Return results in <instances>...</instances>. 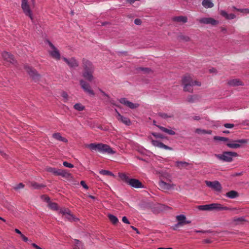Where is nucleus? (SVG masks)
I'll return each mask as SVG.
<instances>
[{
  "mask_svg": "<svg viewBox=\"0 0 249 249\" xmlns=\"http://www.w3.org/2000/svg\"><path fill=\"white\" fill-rule=\"evenodd\" d=\"M82 66L83 69L82 76L89 82L93 81L95 79L93 75L95 68L92 63L90 61L83 58Z\"/></svg>",
  "mask_w": 249,
  "mask_h": 249,
  "instance_id": "1",
  "label": "nucleus"
},
{
  "mask_svg": "<svg viewBox=\"0 0 249 249\" xmlns=\"http://www.w3.org/2000/svg\"><path fill=\"white\" fill-rule=\"evenodd\" d=\"M86 147L92 151H98L100 153H107L108 154H113L114 151L109 145L102 143H91L86 145Z\"/></svg>",
  "mask_w": 249,
  "mask_h": 249,
  "instance_id": "2",
  "label": "nucleus"
},
{
  "mask_svg": "<svg viewBox=\"0 0 249 249\" xmlns=\"http://www.w3.org/2000/svg\"><path fill=\"white\" fill-rule=\"evenodd\" d=\"M182 84L183 86V90L185 91L193 92V87L194 85L200 86L201 83L196 80H193L190 75H185L182 79Z\"/></svg>",
  "mask_w": 249,
  "mask_h": 249,
  "instance_id": "3",
  "label": "nucleus"
},
{
  "mask_svg": "<svg viewBox=\"0 0 249 249\" xmlns=\"http://www.w3.org/2000/svg\"><path fill=\"white\" fill-rule=\"evenodd\" d=\"M197 209L200 211H223L229 210L230 208L227 207L223 206L219 203H211L210 204L199 205L197 206Z\"/></svg>",
  "mask_w": 249,
  "mask_h": 249,
  "instance_id": "4",
  "label": "nucleus"
},
{
  "mask_svg": "<svg viewBox=\"0 0 249 249\" xmlns=\"http://www.w3.org/2000/svg\"><path fill=\"white\" fill-rule=\"evenodd\" d=\"M119 177L123 181L132 187L136 188H141L143 187L142 183L138 179L129 178L126 174L124 173L120 174Z\"/></svg>",
  "mask_w": 249,
  "mask_h": 249,
  "instance_id": "5",
  "label": "nucleus"
},
{
  "mask_svg": "<svg viewBox=\"0 0 249 249\" xmlns=\"http://www.w3.org/2000/svg\"><path fill=\"white\" fill-rule=\"evenodd\" d=\"M238 156V154L234 152L225 151L222 154H215V156L219 160L225 162H231L233 157Z\"/></svg>",
  "mask_w": 249,
  "mask_h": 249,
  "instance_id": "6",
  "label": "nucleus"
},
{
  "mask_svg": "<svg viewBox=\"0 0 249 249\" xmlns=\"http://www.w3.org/2000/svg\"><path fill=\"white\" fill-rule=\"evenodd\" d=\"M248 141L246 139H240L237 140H231L228 141L226 143V145L232 149H237L241 147V146L243 144L247 143Z\"/></svg>",
  "mask_w": 249,
  "mask_h": 249,
  "instance_id": "7",
  "label": "nucleus"
},
{
  "mask_svg": "<svg viewBox=\"0 0 249 249\" xmlns=\"http://www.w3.org/2000/svg\"><path fill=\"white\" fill-rule=\"evenodd\" d=\"M79 84L81 88L83 89L85 92L90 96H95V92L92 89L89 83L83 79H81L79 81Z\"/></svg>",
  "mask_w": 249,
  "mask_h": 249,
  "instance_id": "8",
  "label": "nucleus"
},
{
  "mask_svg": "<svg viewBox=\"0 0 249 249\" xmlns=\"http://www.w3.org/2000/svg\"><path fill=\"white\" fill-rule=\"evenodd\" d=\"M21 7L24 13L28 16L32 21H33L32 12L28 3V0H21Z\"/></svg>",
  "mask_w": 249,
  "mask_h": 249,
  "instance_id": "9",
  "label": "nucleus"
},
{
  "mask_svg": "<svg viewBox=\"0 0 249 249\" xmlns=\"http://www.w3.org/2000/svg\"><path fill=\"white\" fill-rule=\"evenodd\" d=\"M47 42L49 46L52 49V50L49 51V54L53 58L56 59V60H60L61 56L59 51L50 41H47Z\"/></svg>",
  "mask_w": 249,
  "mask_h": 249,
  "instance_id": "10",
  "label": "nucleus"
},
{
  "mask_svg": "<svg viewBox=\"0 0 249 249\" xmlns=\"http://www.w3.org/2000/svg\"><path fill=\"white\" fill-rule=\"evenodd\" d=\"M197 20L201 24H210L212 26H215L219 23L218 21L212 18H203L197 19Z\"/></svg>",
  "mask_w": 249,
  "mask_h": 249,
  "instance_id": "11",
  "label": "nucleus"
},
{
  "mask_svg": "<svg viewBox=\"0 0 249 249\" xmlns=\"http://www.w3.org/2000/svg\"><path fill=\"white\" fill-rule=\"evenodd\" d=\"M175 186L174 184L167 183L162 180H160L159 182V186L160 189L165 192L174 189Z\"/></svg>",
  "mask_w": 249,
  "mask_h": 249,
  "instance_id": "12",
  "label": "nucleus"
},
{
  "mask_svg": "<svg viewBox=\"0 0 249 249\" xmlns=\"http://www.w3.org/2000/svg\"><path fill=\"white\" fill-rule=\"evenodd\" d=\"M205 183L208 187L213 189L215 191L220 192L222 189L221 185L218 181H210L206 180Z\"/></svg>",
  "mask_w": 249,
  "mask_h": 249,
  "instance_id": "13",
  "label": "nucleus"
},
{
  "mask_svg": "<svg viewBox=\"0 0 249 249\" xmlns=\"http://www.w3.org/2000/svg\"><path fill=\"white\" fill-rule=\"evenodd\" d=\"M25 69L34 80L37 81L40 79V75L37 73L36 70L28 66H26Z\"/></svg>",
  "mask_w": 249,
  "mask_h": 249,
  "instance_id": "14",
  "label": "nucleus"
},
{
  "mask_svg": "<svg viewBox=\"0 0 249 249\" xmlns=\"http://www.w3.org/2000/svg\"><path fill=\"white\" fill-rule=\"evenodd\" d=\"M1 56L5 63H9L14 64L16 62L14 56L7 52H3L1 53Z\"/></svg>",
  "mask_w": 249,
  "mask_h": 249,
  "instance_id": "15",
  "label": "nucleus"
},
{
  "mask_svg": "<svg viewBox=\"0 0 249 249\" xmlns=\"http://www.w3.org/2000/svg\"><path fill=\"white\" fill-rule=\"evenodd\" d=\"M62 59L67 64V65L71 68H75L78 67L79 63L78 61L74 57L68 59L66 57H62Z\"/></svg>",
  "mask_w": 249,
  "mask_h": 249,
  "instance_id": "16",
  "label": "nucleus"
},
{
  "mask_svg": "<svg viewBox=\"0 0 249 249\" xmlns=\"http://www.w3.org/2000/svg\"><path fill=\"white\" fill-rule=\"evenodd\" d=\"M120 103L122 104H123L128 107H129L131 109H135L137 108L139 105L138 104H134L131 102H130L125 98H121L119 100Z\"/></svg>",
  "mask_w": 249,
  "mask_h": 249,
  "instance_id": "17",
  "label": "nucleus"
},
{
  "mask_svg": "<svg viewBox=\"0 0 249 249\" xmlns=\"http://www.w3.org/2000/svg\"><path fill=\"white\" fill-rule=\"evenodd\" d=\"M151 143L153 145L156 147H158L160 148H163L165 150H173V148L171 147H169L165 144H164L163 143L157 141V140H152Z\"/></svg>",
  "mask_w": 249,
  "mask_h": 249,
  "instance_id": "18",
  "label": "nucleus"
},
{
  "mask_svg": "<svg viewBox=\"0 0 249 249\" xmlns=\"http://www.w3.org/2000/svg\"><path fill=\"white\" fill-rule=\"evenodd\" d=\"M115 112H116L117 114H116V118L117 119L122 122L123 123H124V124L127 125H129L131 124V122H130V120L129 118H126V117H124L123 116H122L117 111V110L116 109H115Z\"/></svg>",
  "mask_w": 249,
  "mask_h": 249,
  "instance_id": "19",
  "label": "nucleus"
},
{
  "mask_svg": "<svg viewBox=\"0 0 249 249\" xmlns=\"http://www.w3.org/2000/svg\"><path fill=\"white\" fill-rule=\"evenodd\" d=\"M228 84L232 87L244 86V83L239 79H233L228 81Z\"/></svg>",
  "mask_w": 249,
  "mask_h": 249,
  "instance_id": "20",
  "label": "nucleus"
},
{
  "mask_svg": "<svg viewBox=\"0 0 249 249\" xmlns=\"http://www.w3.org/2000/svg\"><path fill=\"white\" fill-rule=\"evenodd\" d=\"M55 173L56 176H61L66 178H69L71 176V174L65 170L58 169Z\"/></svg>",
  "mask_w": 249,
  "mask_h": 249,
  "instance_id": "21",
  "label": "nucleus"
},
{
  "mask_svg": "<svg viewBox=\"0 0 249 249\" xmlns=\"http://www.w3.org/2000/svg\"><path fill=\"white\" fill-rule=\"evenodd\" d=\"M220 14L227 19H233L236 18V16L234 14H228L224 10H221Z\"/></svg>",
  "mask_w": 249,
  "mask_h": 249,
  "instance_id": "22",
  "label": "nucleus"
},
{
  "mask_svg": "<svg viewBox=\"0 0 249 249\" xmlns=\"http://www.w3.org/2000/svg\"><path fill=\"white\" fill-rule=\"evenodd\" d=\"M187 18L185 16L175 17L173 18V20L178 23H185L187 22Z\"/></svg>",
  "mask_w": 249,
  "mask_h": 249,
  "instance_id": "23",
  "label": "nucleus"
},
{
  "mask_svg": "<svg viewBox=\"0 0 249 249\" xmlns=\"http://www.w3.org/2000/svg\"><path fill=\"white\" fill-rule=\"evenodd\" d=\"M53 137L54 139H55L56 140H58L59 141L63 142H68V140L66 138L63 137L61 136V134L60 133H58V132L53 133Z\"/></svg>",
  "mask_w": 249,
  "mask_h": 249,
  "instance_id": "24",
  "label": "nucleus"
},
{
  "mask_svg": "<svg viewBox=\"0 0 249 249\" xmlns=\"http://www.w3.org/2000/svg\"><path fill=\"white\" fill-rule=\"evenodd\" d=\"M161 131H162V132H164L167 134H168L169 135H175L176 134V132L171 130V129H169L167 128H165L163 126H160V125H156Z\"/></svg>",
  "mask_w": 249,
  "mask_h": 249,
  "instance_id": "25",
  "label": "nucleus"
},
{
  "mask_svg": "<svg viewBox=\"0 0 249 249\" xmlns=\"http://www.w3.org/2000/svg\"><path fill=\"white\" fill-rule=\"evenodd\" d=\"M202 5L205 8H211L214 6L212 0H203L202 2Z\"/></svg>",
  "mask_w": 249,
  "mask_h": 249,
  "instance_id": "26",
  "label": "nucleus"
},
{
  "mask_svg": "<svg viewBox=\"0 0 249 249\" xmlns=\"http://www.w3.org/2000/svg\"><path fill=\"white\" fill-rule=\"evenodd\" d=\"M225 196L230 198H235L238 196V193L235 191H231L227 192Z\"/></svg>",
  "mask_w": 249,
  "mask_h": 249,
  "instance_id": "27",
  "label": "nucleus"
},
{
  "mask_svg": "<svg viewBox=\"0 0 249 249\" xmlns=\"http://www.w3.org/2000/svg\"><path fill=\"white\" fill-rule=\"evenodd\" d=\"M196 133L198 134H211L212 133V131L211 130H205V129H202L200 128H197L196 129L195 131Z\"/></svg>",
  "mask_w": 249,
  "mask_h": 249,
  "instance_id": "28",
  "label": "nucleus"
},
{
  "mask_svg": "<svg viewBox=\"0 0 249 249\" xmlns=\"http://www.w3.org/2000/svg\"><path fill=\"white\" fill-rule=\"evenodd\" d=\"M74 241L73 249H83V245L81 242L77 239H74Z\"/></svg>",
  "mask_w": 249,
  "mask_h": 249,
  "instance_id": "29",
  "label": "nucleus"
},
{
  "mask_svg": "<svg viewBox=\"0 0 249 249\" xmlns=\"http://www.w3.org/2000/svg\"><path fill=\"white\" fill-rule=\"evenodd\" d=\"M189 164V163L185 161H177L176 165L179 169H182L186 168Z\"/></svg>",
  "mask_w": 249,
  "mask_h": 249,
  "instance_id": "30",
  "label": "nucleus"
},
{
  "mask_svg": "<svg viewBox=\"0 0 249 249\" xmlns=\"http://www.w3.org/2000/svg\"><path fill=\"white\" fill-rule=\"evenodd\" d=\"M158 115L159 116L163 119H168L169 118H173L174 117V115L173 114H168L164 112H159Z\"/></svg>",
  "mask_w": 249,
  "mask_h": 249,
  "instance_id": "31",
  "label": "nucleus"
},
{
  "mask_svg": "<svg viewBox=\"0 0 249 249\" xmlns=\"http://www.w3.org/2000/svg\"><path fill=\"white\" fill-rule=\"evenodd\" d=\"M64 217V218H66L70 221H76L77 220H78V219L75 217L70 212Z\"/></svg>",
  "mask_w": 249,
  "mask_h": 249,
  "instance_id": "32",
  "label": "nucleus"
},
{
  "mask_svg": "<svg viewBox=\"0 0 249 249\" xmlns=\"http://www.w3.org/2000/svg\"><path fill=\"white\" fill-rule=\"evenodd\" d=\"M108 217L109 219V220L111 222V223L113 224H115L118 223V219L115 216L112 215V214H108Z\"/></svg>",
  "mask_w": 249,
  "mask_h": 249,
  "instance_id": "33",
  "label": "nucleus"
},
{
  "mask_svg": "<svg viewBox=\"0 0 249 249\" xmlns=\"http://www.w3.org/2000/svg\"><path fill=\"white\" fill-rule=\"evenodd\" d=\"M178 39L179 40H183V41H189L190 40V38L189 36H185V35H184L182 34H180L178 36Z\"/></svg>",
  "mask_w": 249,
  "mask_h": 249,
  "instance_id": "34",
  "label": "nucleus"
},
{
  "mask_svg": "<svg viewBox=\"0 0 249 249\" xmlns=\"http://www.w3.org/2000/svg\"><path fill=\"white\" fill-rule=\"evenodd\" d=\"M177 220L178 221V222H181V225H183V221L186 219V217L184 215L180 214L176 216Z\"/></svg>",
  "mask_w": 249,
  "mask_h": 249,
  "instance_id": "35",
  "label": "nucleus"
},
{
  "mask_svg": "<svg viewBox=\"0 0 249 249\" xmlns=\"http://www.w3.org/2000/svg\"><path fill=\"white\" fill-rule=\"evenodd\" d=\"M197 99L196 95H189L187 98V101L189 103H194Z\"/></svg>",
  "mask_w": 249,
  "mask_h": 249,
  "instance_id": "36",
  "label": "nucleus"
},
{
  "mask_svg": "<svg viewBox=\"0 0 249 249\" xmlns=\"http://www.w3.org/2000/svg\"><path fill=\"white\" fill-rule=\"evenodd\" d=\"M74 108L78 111H82L84 110L85 107L82 104L77 103L74 105Z\"/></svg>",
  "mask_w": 249,
  "mask_h": 249,
  "instance_id": "37",
  "label": "nucleus"
},
{
  "mask_svg": "<svg viewBox=\"0 0 249 249\" xmlns=\"http://www.w3.org/2000/svg\"><path fill=\"white\" fill-rule=\"evenodd\" d=\"M48 207L52 210H56L58 209L57 204L55 203L50 202L48 203Z\"/></svg>",
  "mask_w": 249,
  "mask_h": 249,
  "instance_id": "38",
  "label": "nucleus"
},
{
  "mask_svg": "<svg viewBox=\"0 0 249 249\" xmlns=\"http://www.w3.org/2000/svg\"><path fill=\"white\" fill-rule=\"evenodd\" d=\"M100 174L103 175H106V176H113V174L111 172L106 170H102L100 171L99 172Z\"/></svg>",
  "mask_w": 249,
  "mask_h": 249,
  "instance_id": "39",
  "label": "nucleus"
},
{
  "mask_svg": "<svg viewBox=\"0 0 249 249\" xmlns=\"http://www.w3.org/2000/svg\"><path fill=\"white\" fill-rule=\"evenodd\" d=\"M214 140H217V141L227 142H228V141H230V139L228 138L223 137H219V136H215L214 137Z\"/></svg>",
  "mask_w": 249,
  "mask_h": 249,
  "instance_id": "40",
  "label": "nucleus"
},
{
  "mask_svg": "<svg viewBox=\"0 0 249 249\" xmlns=\"http://www.w3.org/2000/svg\"><path fill=\"white\" fill-rule=\"evenodd\" d=\"M137 71H141L143 73H148L151 71V70L148 68L139 67L137 69Z\"/></svg>",
  "mask_w": 249,
  "mask_h": 249,
  "instance_id": "41",
  "label": "nucleus"
},
{
  "mask_svg": "<svg viewBox=\"0 0 249 249\" xmlns=\"http://www.w3.org/2000/svg\"><path fill=\"white\" fill-rule=\"evenodd\" d=\"M70 211L68 209H62L60 210V213L62 214L63 216L64 217L67 215Z\"/></svg>",
  "mask_w": 249,
  "mask_h": 249,
  "instance_id": "42",
  "label": "nucleus"
},
{
  "mask_svg": "<svg viewBox=\"0 0 249 249\" xmlns=\"http://www.w3.org/2000/svg\"><path fill=\"white\" fill-rule=\"evenodd\" d=\"M61 96L63 98V101L64 102H66L68 101V94L66 92L63 91L61 93Z\"/></svg>",
  "mask_w": 249,
  "mask_h": 249,
  "instance_id": "43",
  "label": "nucleus"
},
{
  "mask_svg": "<svg viewBox=\"0 0 249 249\" xmlns=\"http://www.w3.org/2000/svg\"><path fill=\"white\" fill-rule=\"evenodd\" d=\"M58 169L54 168L49 167L47 168V171L53 173L54 175H56V173Z\"/></svg>",
  "mask_w": 249,
  "mask_h": 249,
  "instance_id": "44",
  "label": "nucleus"
},
{
  "mask_svg": "<svg viewBox=\"0 0 249 249\" xmlns=\"http://www.w3.org/2000/svg\"><path fill=\"white\" fill-rule=\"evenodd\" d=\"M237 11H238V12H240L241 13H243L244 14H249V9H248V8L237 9Z\"/></svg>",
  "mask_w": 249,
  "mask_h": 249,
  "instance_id": "45",
  "label": "nucleus"
},
{
  "mask_svg": "<svg viewBox=\"0 0 249 249\" xmlns=\"http://www.w3.org/2000/svg\"><path fill=\"white\" fill-rule=\"evenodd\" d=\"M63 164L64 166L70 168H73L74 166L73 164L69 163L67 161H64Z\"/></svg>",
  "mask_w": 249,
  "mask_h": 249,
  "instance_id": "46",
  "label": "nucleus"
},
{
  "mask_svg": "<svg viewBox=\"0 0 249 249\" xmlns=\"http://www.w3.org/2000/svg\"><path fill=\"white\" fill-rule=\"evenodd\" d=\"M244 219L243 217H239L234 219V221L236 222V224H238L241 223V222L244 221Z\"/></svg>",
  "mask_w": 249,
  "mask_h": 249,
  "instance_id": "47",
  "label": "nucleus"
},
{
  "mask_svg": "<svg viewBox=\"0 0 249 249\" xmlns=\"http://www.w3.org/2000/svg\"><path fill=\"white\" fill-rule=\"evenodd\" d=\"M24 187V185L22 183H19L17 186L14 187L15 190H18L19 189L23 188Z\"/></svg>",
  "mask_w": 249,
  "mask_h": 249,
  "instance_id": "48",
  "label": "nucleus"
},
{
  "mask_svg": "<svg viewBox=\"0 0 249 249\" xmlns=\"http://www.w3.org/2000/svg\"><path fill=\"white\" fill-rule=\"evenodd\" d=\"M224 126L227 128H232L234 125L232 124H224Z\"/></svg>",
  "mask_w": 249,
  "mask_h": 249,
  "instance_id": "49",
  "label": "nucleus"
},
{
  "mask_svg": "<svg viewBox=\"0 0 249 249\" xmlns=\"http://www.w3.org/2000/svg\"><path fill=\"white\" fill-rule=\"evenodd\" d=\"M180 226H182L181 225V222H178L177 224H175L173 227V229L174 230H177L178 228V227Z\"/></svg>",
  "mask_w": 249,
  "mask_h": 249,
  "instance_id": "50",
  "label": "nucleus"
},
{
  "mask_svg": "<svg viewBox=\"0 0 249 249\" xmlns=\"http://www.w3.org/2000/svg\"><path fill=\"white\" fill-rule=\"evenodd\" d=\"M142 20L139 18H136L134 20V23L138 25H140L142 24Z\"/></svg>",
  "mask_w": 249,
  "mask_h": 249,
  "instance_id": "51",
  "label": "nucleus"
},
{
  "mask_svg": "<svg viewBox=\"0 0 249 249\" xmlns=\"http://www.w3.org/2000/svg\"><path fill=\"white\" fill-rule=\"evenodd\" d=\"M80 184L86 189L89 188L88 185L86 184L85 182L83 180L81 181Z\"/></svg>",
  "mask_w": 249,
  "mask_h": 249,
  "instance_id": "52",
  "label": "nucleus"
},
{
  "mask_svg": "<svg viewBox=\"0 0 249 249\" xmlns=\"http://www.w3.org/2000/svg\"><path fill=\"white\" fill-rule=\"evenodd\" d=\"M41 197L44 201H46L48 203L50 202V198L47 196H42Z\"/></svg>",
  "mask_w": 249,
  "mask_h": 249,
  "instance_id": "53",
  "label": "nucleus"
},
{
  "mask_svg": "<svg viewBox=\"0 0 249 249\" xmlns=\"http://www.w3.org/2000/svg\"><path fill=\"white\" fill-rule=\"evenodd\" d=\"M31 186L35 189L38 188L40 186L37 184L36 182H32L31 184Z\"/></svg>",
  "mask_w": 249,
  "mask_h": 249,
  "instance_id": "54",
  "label": "nucleus"
},
{
  "mask_svg": "<svg viewBox=\"0 0 249 249\" xmlns=\"http://www.w3.org/2000/svg\"><path fill=\"white\" fill-rule=\"evenodd\" d=\"M122 221L124 223L129 224V222L126 216L123 217Z\"/></svg>",
  "mask_w": 249,
  "mask_h": 249,
  "instance_id": "55",
  "label": "nucleus"
},
{
  "mask_svg": "<svg viewBox=\"0 0 249 249\" xmlns=\"http://www.w3.org/2000/svg\"><path fill=\"white\" fill-rule=\"evenodd\" d=\"M20 237L22 238V240L24 241V242H27L28 241V238L25 236L24 235H23V234H22L21 235H20Z\"/></svg>",
  "mask_w": 249,
  "mask_h": 249,
  "instance_id": "56",
  "label": "nucleus"
},
{
  "mask_svg": "<svg viewBox=\"0 0 249 249\" xmlns=\"http://www.w3.org/2000/svg\"><path fill=\"white\" fill-rule=\"evenodd\" d=\"M192 119L194 120H199L200 119V117L198 116H194L192 117Z\"/></svg>",
  "mask_w": 249,
  "mask_h": 249,
  "instance_id": "57",
  "label": "nucleus"
},
{
  "mask_svg": "<svg viewBox=\"0 0 249 249\" xmlns=\"http://www.w3.org/2000/svg\"><path fill=\"white\" fill-rule=\"evenodd\" d=\"M195 232H197V233H204L208 232V231H202V230H201V231L196 230Z\"/></svg>",
  "mask_w": 249,
  "mask_h": 249,
  "instance_id": "58",
  "label": "nucleus"
},
{
  "mask_svg": "<svg viewBox=\"0 0 249 249\" xmlns=\"http://www.w3.org/2000/svg\"><path fill=\"white\" fill-rule=\"evenodd\" d=\"M100 91H101V92L102 93L103 95L107 97V98H109V96L103 90H101V89H100Z\"/></svg>",
  "mask_w": 249,
  "mask_h": 249,
  "instance_id": "59",
  "label": "nucleus"
},
{
  "mask_svg": "<svg viewBox=\"0 0 249 249\" xmlns=\"http://www.w3.org/2000/svg\"><path fill=\"white\" fill-rule=\"evenodd\" d=\"M15 231L17 233H18V234H19L20 235H21L22 234V233H21V231H20L18 229H15Z\"/></svg>",
  "mask_w": 249,
  "mask_h": 249,
  "instance_id": "60",
  "label": "nucleus"
},
{
  "mask_svg": "<svg viewBox=\"0 0 249 249\" xmlns=\"http://www.w3.org/2000/svg\"><path fill=\"white\" fill-rule=\"evenodd\" d=\"M216 71V70L214 68H212L209 70V71L210 73L215 72Z\"/></svg>",
  "mask_w": 249,
  "mask_h": 249,
  "instance_id": "61",
  "label": "nucleus"
},
{
  "mask_svg": "<svg viewBox=\"0 0 249 249\" xmlns=\"http://www.w3.org/2000/svg\"><path fill=\"white\" fill-rule=\"evenodd\" d=\"M152 135H153L154 137H156V138H161V135H160V134H156V133H153V134H152Z\"/></svg>",
  "mask_w": 249,
  "mask_h": 249,
  "instance_id": "62",
  "label": "nucleus"
},
{
  "mask_svg": "<svg viewBox=\"0 0 249 249\" xmlns=\"http://www.w3.org/2000/svg\"><path fill=\"white\" fill-rule=\"evenodd\" d=\"M190 223H191V221L184 220V221H183V225L186 224H189Z\"/></svg>",
  "mask_w": 249,
  "mask_h": 249,
  "instance_id": "63",
  "label": "nucleus"
},
{
  "mask_svg": "<svg viewBox=\"0 0 249 249\" xmlns=\"http://www.w3.org/2000/svg\"><path fill=\"white\" fill-rule=\"evenodd\" d=\"M221 32H223L224 33H226V29L223 27L221 28Z\"/></svg>",
  "mask_w": 249,
  "mask_h": 249,
  "instance_id": "64",
  "label": "nucleus"
}]
</instances>
